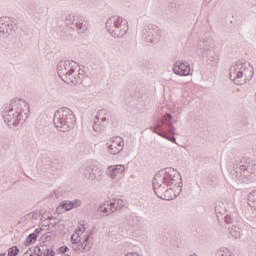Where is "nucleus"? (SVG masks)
<instances>
[{"label": "nucleus", "instance_id": "c9c22d12", "mask_svg": "<svg viewBox=\"0 0 256 256\" xmlns=\"http://www.w3.org/2000/svg\"><path fill=\"white\" fill-rule=\"evenodd\" d=\"M98 171V173H100V175H103V171H101V170H97Z\"/></svg>", "mask_w": 256, "mask_h": 256}, {"label": "nucleus", "instance_id": "39448f33", "mask_svg": "<svg viewBox=\"0 0 256 256\" xmlns=\"http://www.w3.org/2000/svg\"><path fill=\"white\" fill-rule=\"evenodd\" d=\"M85 225L75 231L71 236L72 248L74 251H80V253H88L93 247V236L91 231H86Z\"/></svg>", "mask_w": 256, "mask_h": 256}, {"label": "nucleus", "instance_id": "c85d7f7f", "mask_svg": "<svg viewBox=\"0 0 256 256\" xmlns=\"http://www.w3.org/2000/svg\"><path fill=\"white\" fill-rule=\"evenodd\" d=\"M17 253H19V248H17V246H13L8 250V256H17Z\"/></svg>", "mask_w": 256, "mask_h": 256}, {"label": "nucleus", "instance_id": "412c9836", "mask_svg": "<svg viewBox=\"0 0 256 256\" xmlns=\"http://www.w3.org/2000/svg\"><path fill=\"white\" fill-rule=\"evenodd\" d=\"M202 57L206 58V63L210 65V67H217L219 64V53L214 50L210 52H206V54H202Z\"/></svg>", "mask_w": 256, "mask_h": 256}, {"label": "nucleus", "instance_id": "4be33fe9", "mask_svg": "<svg viewBox=\"0 0 256 256\" xmlns=\"http://www.w3.org/2000/svg\"><path fill=\"white\" fill-rule=\"evenodd\" d=\"M97 213L102 217H108V215H113V208L111 207L109 200L105 201L97 208Z\"/></svg>", "mask_w": 256, "mask_h": 256}, {"label": "nucleus", "instance_id": "4468645a", "mask_svg": "<svg viewBox=\"0 0 256 256\" xmlns=\"http://www.w3.org/2000/svg\"><path fill=\"white\" fill-rule=\"evenodd\" d=\"M85 79V70L75 67L62 81L67 85H80Z\"/></svg>", "mask_w": 256, "mask_h": 256}, {"label": "nucleus", "instance_id": "2eb2a0df", "mask_svg": "<svg viewBox=\"0 0 256 256\" xmlns=\"http://www.w3.org/2000/svg\"><path fill=\"white\" fill-rule=\"evenodd\" d=\"M106 147L107 153H109V155H119V153H121V151H123V148L125 147V141L123 140V138L117 136L111 138L106 144Z\"/></svg>", "mask_w": 256, "mask_h": 256}, {"label": "nucleus", "instance_id": "9b49d317", "mask_svg": "<svg viewBox=\"0 0 256 256\" xmlns=\"http://www.w3.org/2000/svg\"><path fill=\"white\" fill-rule=\"evenodd\" d=\"M237 208L231 199H221L216 202L215 213L217 219L223 217L225 213H236Z\"/></svg>", "mask_w": 256, "mask_h": 256}, {"label": "nucleus", "instance_id": "2f4dec72", "mask_svg": "<svg viewBox=\"0 0 256 256\" xmlns=\"http://www.w3.org/2000/svg\"><path fill=\"white\" fill-rule=\"evenodd\" d=\"M42 231H43V229L37 228V229L34 231V233H35V235H39V233H41Z\"/></svg>", "mask_w": 256, "mask_h": 256}, {"label": "nucleus", "instance_id": "7c9ffc66", "mask_svg": "<svg viewBox=\"0 0 256 256\" xmlns=\"http://www.w3.org/2000/svg\"><path fill=\"white\" fill-rule=\"evenodd\" d=\"M41 248H36L34 252H31V256H42Z\"/></svg>", "mask_w": 256, "mask_h": 256}, {"label": "nucleus", "instance_id": "f257e3e1", "mask_svg": "<svg viewBox=\"0 0 256 256\" xmlns=\"http://www.w3.org/2000/svg\"><path fill=\"white\" fill-rule=\"evenodd\" d=\"M155 195L164 201H173L181 195L183 182L181 175L173 168H166L158 171L153 180Z\"/></svg>", "mask_w": 256, "mask_h": 256}, {"label": "nucleus", "instance_id": "1a4fd4ad", "mask_svg": "<svg viewBox=\"0 0 256 256\" xmlns=\"http://www.w3.org/2000/svg\"><path fill=\"white\" fill-rule=\"evenodd\" d=\"M112 121L111 111L107 109L99 110L93 120L92 129L94 133L101 134L107 129V125H109Z\"/></svg>", "mask_w": 256, "mask_h": 256}, {"label": "nucleus", "instance_id": "ddd939ff", "mask_svg": "<svg viewBox=\"0 0 256 256\" xmlns=\"http://www.w3.org/2000/svg\"><path fill=\"white\" fill-rule=\"evenodd\" d=\"M17 31V22L15 20L4 16L0 18V35L2 37H9Z\"/></svg>", "mask_w": 256, "mask_h": 256}, {"label": "nucleus", "instance_id": "6e6552de", "mask_svg": "<svg viewBox=\"0 0 256 256\" xmlns=\"http://www.w3.org/2000/svg\"><path fill=\"white\" fill-rule=\"evenodd\" d=\"M64 23L68 29L75 31L78 35H84L89 31V20L79 14L66 15Z\"/></svg>", "mask_w": 256, "mask_h": 256}, {"label": "nucleus", "instance_id": "f03ea898", "mask_svg": "<svg viewBox=\"0 0 256 256\" xmlns=\"http://www.w3.org/2000/svg\"><path fill=\"white\" fill-rule=\"evenodd\" d=\"M2 117L10 128L23 125V122L29 119V103L21 99L13 100L4 108Z\"/></svg>", "mask_w": 256, "mask_h": 256}, {"label": "nucleus", "instance_id": "dca6fc26", "mask_svg": "<svg viewBox=\"0 0 256 256\" xmlns=\"http://www.w3.org/2000/svg\"><path fill=\"white\" fill-rule=\"evenodd\" d=\"M215 50V40L211 36H205L197 43V53L205 55Z\"/></svg>", "mask_w": 256, "mask_h": 256}, {"label": "nucleus", "instance_id": "bb28decb", "mask_svg": "<svg viewBox=\"0 0 256 256\" xmlns=\"http://www.w3.org/2000/svg\"><path fill=\"white\" fill-rule=\"evenodd\" d=\"M220 219H223L228 225L233 223V221L235 220V218L233 217V213L231 212H226L218 219V221H220Z\"/></svg>", "mask_w": 256, "mask_h": 256}, {"label": "nucleus", "instance_id": "a211bd4d", "mask_svg": "<svg viewBox=\"0 0 256 256\" xmlns=\"http://www.w3.org/2000/svg\"><path fill=\"white\" fill-rule=\"evenodd\" d=\"M172 71L175 73V75H179L180 77H187L191 75V65L185 61H177L174 63Z\"/></svg>", "mask_w": 256, "mask_h": 256}, {"label": "nucleus", "instance_id": "5701e85b", "mask_svg": "<svg viewBox=\"0 0 256 256\" xmlns=\"http://www.w3.org/2000/svg\"><path fill=\"white\" fill-rule=\"evenodd\" d=\"M77 207H81V200L65 201L59 205L58 209L71 211V209H77Z\"/></svg>", "mask_w": 256, "mask_h": 256}, {"label": "nucleus", "instance_id": "20e7f679", "mask_svg": "<svg viewBox=\"0 0 256 256\" xmlns=\"http://www.w3.org/2000/svg\"><path fill=\"white\" fill-rule=\"evenodd\" d=\"M53 123L57 131L67 133L71 131V129H74L77 119L75 118V114H73L71 109L60 108L54 114Z\"/></svg>", "mask_w": 256, "mask_h": 256}, {"label": "nucleus", "instance_id": "393cba45", "mask_svg": "<svg viewBox=\"0 0 256 256\" xmlns=\"http://www.w3.org/2000/svg\"><path fill=\"white\" fill-rule=\"evenodd\" d=\"M248 205L253 209H256V190H253L248 194Z\"/></svg>", "mask_w": 256, "mask_h": 256}, {"label": "nucleus", "instance_id": "f3484780", "mask_svg": "<svg viewBox=\"0 0 256 256\" xmlns=\"http://www.w3.org/2000/svg\"><path fill=\"white\" fill-rule=\"evenodd\" d=\"M76 66L74 61L62 60L57 64V74L63 80Z\"/></svg>", "mask_w": 256, "mask_h": 256}, {"label": "nucleus", "instance_id": "aec40b11", "mask_svg": "<svg viewBox=\"0 0 256 256\" xmlns=\"http://www.w3.org/2000/svg\"><path fill=\"white\" fill-rule=\"evenodd\" d=\"M95 165L93 164H86L85 166L82 167V176L84 179H87V181H95L97 179V176L95 175L94 172Z\"/></svg>", "mask_w": 256, "mask_h": 256}, {"label": "nucleus", "instance_id": "473e14b6", "mask_svg": "<svg viewBox=\"0 0 256 256\" xmlns=\"http://www.w3.org/2000/svg\"><path fill=\"white\" fill-rule=\"evenodd\" d=\"M67 247H61L60 248V253H67Z\"/></svg>", "mask_w": 256, "mask_h": 256}, {"label": "nucleus", "instance_id": "f704fd0d", "mask_svg": "<svg viewBox=\"0 0 256 256\" xmlns=\"http://www.w3.org/2000/svg\"><path fill=\"white\" fill-rule=\"evenodd\" d=\"M211 1H213V0H204V3H207V5H209V3H211Z\"/></svg>", "mask_w": 256, "mask_h": 256}, {"label": "nucleus", "instance_id": "0eeeda50", "mask_svg": "<svg viewBox=\"0 0 256 256\" xmlns=\"http://www.w3.org/2000/svg\"><path fill=\"white\" fill-rule=\"evenodd\" d=\"M150 129L160 137L171 141V143H175V137L171 136L175 135V125L173 124V116L171 114L167 113L163 115L155 127H151Z\"/></svg>", "mask_w": 256, "mask_h": 256}, {"label": "nucleus", "instance_id": "e433bc0d", "mask_svg": "<svg viewBox=\"0 0 256 256\" xmlns=\"http://www.w3.org/2000/svg\"><path fill=\"white\" fill-rule=\"evenodd\" d=\"M225 208V206H221V209H224Z\"/></svg>", "mask_w": 256, "mask_h": 256}, {"label": "nucleus", "instance_id": "cd10ccee", "mask_svg": "<svg viewBox=\"0 0 256 256\" xmlns=\"http://www.w3.org/2000/svg\"><path fill=\"white\" fill-rule=\"evenodd\" d=\"M48 221H49L48 223L49 227H57V225H59V220L55 217L48 218Z\"/></svg>", "mask_w": 256, "mask_h": 256}, {"label": "nucleus", "instance_id": "9d476101", "mask_svg": "<svg viewBox=\"0 0 256 256\" xmlns=\"http://www.w3.org/2000/svg\"><path fill=\"white\" fill-rule=\"evenodd\" d=\"M252 171L251 166L241 165L232 171V177L239 183H249L253 179L254 173Z\"/></svg>", "mask_w": 256, "mask_h": 256}, {"label": "nucleus", "instance_id": "a878e982", "mask_svg": "<svg viewBox=\"0 0 256 256\" xmlns=\"http://www.w3.org/2000/svg\"><path fill=\"white\" fill-rule=\"evenodd\" d=\"M229 234L233 239H241V228L234 226L229 230Z\"/></svg>", "mask_w": 256, "mask_h": 256}, {"label": "nucleus", "instance_id": "6ab92c4d", "mask_svg": "<svg viewBox=\"0 0 256 256\" xmlns=\"http://www.w3.org/2000/svg\"><path fill=\"white\" fill-rule=\"evenodd\" d=\"M123 173H125V166L121 164L108 166L106 170V175L110 179H120Z\"/></svg>", "mask_w": 256, "mask_h": 256}, {"label": "nucleus", "instance_id": "7ed1b4c3", "mask_svg": "<svg viewBox=\"0 0 256 256\" xmlns=\"http://www.w3.org/2000/svg\"><path fill=\"white\" fill-rule=\"evenodd\" d=\"M254 70L249 62L238 61L229 69V77L236 85H245L253 79Z\"/></svg>", "mask_w": 256, "mask_h": 256}, {"label": "nucleus", "instance_id": "423d86ee", "mask_svg": "<svg viewBox=\"0 0 256 256\" xmlns=\"http://www.w3.org/2000/svg\"><path fill=\"white\" fill-rule=\"evenodd\" d=\"M105 27L113 39H123L129 33V22L121 16H111L108 18Z\"/></svg>", "mask_w": 256, "mask_h": 256}, {"label": "nucleus", "instance_id": "f8f14e48", "mask_svg": "<svg viewBox=\"0 0 256 256\" xmlns=\"http://www.w3.org/2000/svg\"><path fill=\"white\" fill-rule=\"evenodd\" d=\"M142 37L146 43H159L161 41V30L156 25L145 26Z\"/></svg>", "mask_w": 256, "mask_h": 256}, {"label": "nucleus", "instance_id": "b1692460", "mask_svg": "<svg viewBox=\"0 0 256 256\" xmlns=\"http://www.w3.org/2000/svg\"><path fill=\"white\" fill-rule=\"evenodd\" d=\"M108 201L110 203V206L112 207L113 213H117V211H121V209L125 207V201L122 199H113Z\"/></svg>", "mask_w": 256, "mask_h": 256}, {"label": "nucleus", "instance_id": "72a5a7b5", "mask_svg": "<svg viewBox=\"0 0 256 256\" xmlns=\"http://www.w3.org/2000/svg\"><path fill=\"white\" fill-rule=\"evenodd\" d=\"M23 256H31V251H27Z\"/></svg>", "mask_w": 256, "mask_h": 256}, {"label": "nucleus", "instance_id": "c756f323", "mask_svg": "<svg viewBox=\"0 0 256 256\" xmlns=\"http://www.w3.org/2000/svg\"><path fill=\"white\" fill-rule=\"evenodd\" d=\"M27 243H33V241H37V234L32 233L30 234L27 239H26Z\"/></svg>", "mask_w": 256, "mask_h": 256}]
</instances>
